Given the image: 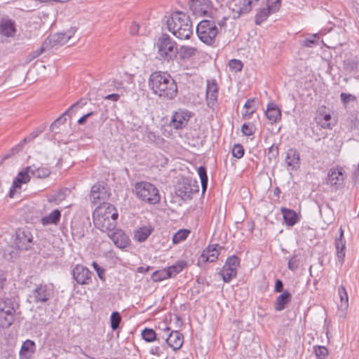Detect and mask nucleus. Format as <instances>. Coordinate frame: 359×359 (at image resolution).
Here are the masks:
<instances>
[{
  "mask_svg": "<svg viewBox=\"0 0 359 359\" xmlns=\"http://www.w3.org/2000/svg\"><path fill=\"white\" fill-rule=\"evenodd\" d=\"M149 86L153 93L165 100H173L178 90L175 79L167 72L157 71L151 73L149 78Z\"/></svg>",
  "mask_w": 359,
  "mask_h": 359,
  "instance_id": "1",
  "label": "nucleus"
},
{
  "mask_svg": "<svg viewBox=\"0 0 359 359\" xmlns=\"http://www.w3.org/2000/svg\"><path fill=\"white\" fill-rule=\"evenodd\" d=\"M166 25L168 31L179 39H189L193 34V25L190 17L182 11L172 12L168 18Z\"/></svg>",
  "mask_w": 359,
  "mask_h": 359,
  "instance_id": "2",
  "label": "nucleus"
},
{
  "mask_svg": "<svg viewBox=\"0 0 359 359\" xmlns=\"http://www.w3.org/2000/svg\"><path fill=\"white\" fill-rule=\"evenodd\" d=\"M157 49V58L163 62L173 61L178 55L176 41L168 34H162L154 43Z\"/></svg>",
  "mask_w": 359,
  "mask_h": 359,
  "instance_id": "3",
  "label": "nucleus"
},
{
  "mask_svg": "<svg viewBox=\"0 0 359 359\" xmlns=\"http://www.w3.org/2000/svg\"><path fill=\"white\" fill-rule=\"evenodd\" d=\"M201 20L196 26V34L203 43L212 46L215 43L219 29L216 25L215 18Z\"/></svg>",
  "mask_w": 359,
  "mask_h": 359,
  "instance_id": "4",
  "label": "nucleus"
},
{
  "mask_svg": "<svg viewBox=\"0 0 359 359\" xmlns=\"http://www.w3.org/2000/svg\"><path fill=\"white\" fill-rule=\"evenodd\" d=\"M135 192L138 198L149 204H156L161 199L158 189L150 182H137L135 185Z\"/></svg>",
  "mask_w": 359,
  "mask_h": 359,
  "instance_id": "5",
  "label": "nucleus"
},
{
  "mask_svg": "<svg viewBox=\"0 0 359 359\" xmlns=\"http://www.w3.org/2000/svg\"><path fill=\"white\" fill-rule=\"evenodd\" d=\"M14 302L10 298H0V327H9L15 319Z\"/></svg>",
  "mask_w": 359,
  "mask_h": 359,
  "instance_id": "6",
  "label": "nucleus"
},
{
  "mask_svg": "<svg viewBox=\"0 0 359 359\" xmlns=\"http://www.w3.org/2000/svg\"><path fill=\"white\" fill-rule=\"evenodd\" d=\"M199 186L196 180L185 177L179 181L175 188V194L182 200L187 201L192 198L193 194L198 193Z\"/></svg>",
  "mask_w": 359,
  "mask_h": 359,
  "instance_id": "7",
  "label": "nucleus"
},
{
  "mask_svg": "<svg viewBox=\"0 0 359 359\" xmlns=\"http://www.w3.org/2000/svg\"><path fill=\"white\" fill-rule=\"evenodd\" d=\"M54 286L53 284H39L32 291L29 297L36 304H47L54 296Z\"/></svg>",
  "mask_w": 359,
  "mask_h": 359,
  "instance_id": "8",
  "label": "nucleus"
},
{
  "mask_svg": "<svg viewBox=\"0 0 359 359\" xmlns=\"http://www.w3.org/2000/svg\"><path fill=\"white\" fill-rule=\"evenodd\" d=\"M33 235L27 227L18 228L15 231L14 244L20 250H28L33 245Z\"/></svg>",
  "mask_w": 359,
  "mask_h": 359,
  "instance_id": "9",
  "label": "nucleus"
},
{
  "mask_svg": "<svg viewBox=\"0 0 359 359\" xmlns=\"http://www.w3.org/2000/svg\"><path fill=\"white\" fill-rule=\"evenodd\" d=\"M110 189L104 182H97L90 189V199L93 204L102 203L110 197Z\"/></svg>",
  "mask_w": 359,
  "mask_h": 359,
  "instance_id": "10",
  "label": "nucleus"
},
{
  "mask_svg": "<svg viewBox=\"0 0 359 359\" xmlns=\"http://www.w3.org/2000/svg\"><path fill=\"white\" fill-rule=\"evenodd\" d=\"M252 0H231L228 6L232 12V18L238 19L241 15L248 13L252 10Z\"/></svg>",
  "mask_w": 359,
  "mask_h": 359,
  "instance_id": "11",
  "label": "nucleus"
},
{
  "mask_svg": "<svg viewBox=\"0 0 359 359\" xmlns=\"http://www.w3.org/2000/svg\"><path fill=\"white\" fill-rule=\"evenodd\" d=\"M189 8L193 14L199 16H212V7L210 0H191Z\"/></svg>",
  "mask_w": 359,
  "mask_h": 359,
  "instance_id": "12",
  "label": "nucleus"
},
{
  "mask_svg": "<svg viewBox=\"0 0 359 359\" xmlns=\"http://www.w3.org/2000/svg\"><path fill=\"white\" fill-rule=\"evenodd\" d=\"M118 213L115 206L111 203L103 202L95 208L93 212V217L108 218L111 217L118 219Z\"/></svg>",
  "mask_w": 359,
  "mask_h": 359,
  "instance_id": "13",
  "label": "nucleus"
},
{
  "mask_svg": "<svg viewBox=\"0 0 359 359\" xmlns=\"http://www.w3.org/2000/svg\"><path fill=\"white\" fill-rule=\"evenodd\" d=\"M72 273L74 279L79 285H88L91 282L92 272L83 265L76 264Z\"/></svg>",
  "mask_w": 359,
  "mask_h": 359,
  "instance_id": "14",
  "label": "nucleus"
},
{
  "mask_svg": "<svg viewBox=\"0 0 359 359\" xmlns=\"http://www.w3.org/2000/svg\"><path fill=\"white\" fill-rule=\"evenodd\" d=\"M191 115L187 110L179 109L172 116L170 126L176 130L182 129L186 127Z\"/></svg>",
  "mask_w": 359,
  "mask_h": 359,
  "instance_id": "15",
  "label": "nucleus"
},
{
  "mask_svg": "<svg viewBox=\"0 0 359 359\" xmlns=\"http://www.w3.org/2000/svg\"><path fill=\"white\" fill-rule=\"evenodd\" d=\"M219 94V88L215 79L208 80L206 86V101L207 105L210 108H214L217 102Z\"/></svg>",
  "mask_w": 359,
  "mask_h": 359,
  "instance_id": "16",
  "label": "nucleus"
},
{
  "mask_svg": "<svg viewBox=\"0 0 359 359\" xmlns=\"http://www.w3.org/2000/svg\"><path fill=\"white\" fill-rule=\"evenodd\" d=\"M344 174L342 168H332L328 171L326 182L331 186L339 187L343 184Z\"/></svg>",
  "mask_w": 359,
  "mask_h": 359,
  "instance_id": "17",
  "label": "nucleus"
},
{
  "mask_svg": "<svg viewBox=\"0 0 359 359\" xmlns=\"http://www.w3.org/2000/svg\"><path fill=\"white\" fill-rule=\"evenodd\" d=\"M117 219L111 217L108 218H93V223L95 226L103 232H110L115 229L116 226Z\"/></svg>",
  "mask_w": 359,
  "mask_h": 359,
  "instance_id": "18",
  "label": "nucleus"
},
{
  "mask_svg": "<svg viewBox=\"0 0 359 359\" xmlns=\"http://www.w3.org/2000/svg\"><path fill=\"white\" fill-rule=\"evenodd\" d=\"M285 162L288 169L297 170L301 163L299 152L294 148L289 149L286 152Z\"/></svg>",
  "mask_w": 359,
  "mask_h": 359,
  "instance_id": "19",
  "label": "nucleus"
},
{
  "mask_svg": "<svg viewBox=\"0 0 359 359\" xmlns=\"http://www.w3.org/2000/svg\"><path fill=\"white\" fill-rule=\"evenodd\" d=\"M109 238L112 240L114 245L119 248H126L130 244V240L128 235L121 229H116L110 235Z\"/></svg>",
  "mask_w": 359,
  "mask_h": 359,
  "instance_id": "20",
  "label": "nucleus"
},
{
  "mask_svg": "<svg viewBox=\"0 0 359 359\" xmlns=\"http://www.w3.org/2000/svg\"><path fill=\"white\" fill-rule=\"evenodd\" d=\"M218 245H208L202 252L198 263L213 262L216 261L219 255L217 250Z\"/></svg>",
  "mask_w": 359,
  "mask_h": 359,
  "instance_id": "21",
  "label": "nucleus"
},
{
  "mask_svg": "<svg viewBox=\"0 0 359 359\" xmlns=\"http://www.w3.org/2000/svg\"><path fill=\"white\" fill-rule=\"evenodd\" d=\"M165 341L174 351H177L182 346L184 337L179 331H172L166 338Z\"/></svg>",
  "mask_w": 359,
  "mask_h": 359,
  "instance_id": "22",
  "label": "nucleus"
},
{
  "mask_svg": "<svg viewBox=\"0 0 359 359\" xmlns=\"http://www.w3.org/2000/svg\"><path fill=\"white\" fill-rule=\"evenodd\" d=\"M265 115L271 123H277L281 119V111L273 102L268 104Z\"/></svg>",
  "mask_w": 359,
  "mask_h": 359,
  "instance_id": "23",
  "label": "nucleus"
},
{
  "mask_svg": "<svg viewBox=\"0 0 359 359\" xmlns=\"http://www.w3.org/2000/svg\"><path fill=\"white\" fill-rule=\"evenodd\" d=\"M35 343L29 339L23 342L20 351V359H29L35 352Z\"/></svg>",
  "mask_w": 359,
  "mask_h": 359,
  "instance_id": "24",
  "label": "nucleus"
},
{
  "mask_svg": "<svg viewBox=\"0 0 359 359\" xmlns=\"http://www.w3.org/2000/svg\"><path fill=\"white\" fill-rule=\"evenodd\" d=\"M280 210L287 226H293L299 221V217L294 210L286 208H282Z\"/></svg>",
  "mask_w": 359,
  "mask_h": 359,
  "instance_id": "25",
  "label": "nucleus"
},
{
  "mask_svg": "<svg viewBox=\"0 0 359 359\" xmlns=\"http://www.w3.org/2000/svg\"><path fill=\"white\" fill-rule=\"evenodd\" d=\"M15 31V22L12 20H1L0 22V34L6 36H11Z\"/></svg>",
  "mask_w": 359,
  "mask_h": 359,
  "instance_id": "26",
  "label": "nucleus"
},
{
  "mask_svg": "<svg viewBox=\"0 0 359 359\" xmlns=\"http://www.w3.org/2000/svg\"><path fill=\"white\" fill-rule=\"evenodd\" d=\"M315 119L318 125L323 128L331 129L334 126L330 122L332 119L331 115L325 111H318Z\"/></svg>",
  "mask_w": 359,
  "mask_h": 359,
  "instance_id": "27",
  "label": "nucleus"
},
{
  "mask_svg": "<svg viewBox=\"0 0 359 359\" xmlns=\"http://www.w3.org/2000/svg\"><path fill=\"white\" fill-rule=\"evenodd\" d=\"M292 300V295L287 291L285 290L281 294H280L276 301L274 309L277 311H283L287 304H288Z\"/></svg>",
  "mask_w": 359,
  "mask_h": 359,
  "instance_id": "28",
  "label": "nucleus"
},
{
  "mask_svg": "<svg viewBox=\"0 0 359 359\" xmlns=\"http://www.w3.org/2000/svg\"><path fill=\"white\" fill-rule=\"evenodd\" d=\"M61 218V212L58 209L52 211L49 215L43 217L41 222L43 226L50 224H57Z\"/></svg>",
  "mask_w": 359,
  "mask_h": 359,
  "instance_id": "29",
  "label": "nucleus"
},
{
  "mask_svg": "<svg viewBox=\"0 0 359 359\" xmlns=\"http://www.w3.org/2000/svg\"><path fill=\"white\" fill-rule=\"evenodd\" d=\"M198 53L196 48L191 46H181L178 48L180 57L183 60H187L195 56Z\"/></svg>",
  "mask_w": 359,
  "mask_h": 359,
  "instance_id": "30",
  "label": "nucleus"
},
{
  "mask_svg": "<svg viewBox=\"0 0 359 359\" xmlns=\"http://www.w3.org/2000/svg\"><path fill=\"white\" fill-rule=\"evenodd\" d=\"M27 170H29L30 174L37 178H46L50 174V170L47 167H37L35 165L27 166Z\"/></svg>",
  "mask_w": 359,
  "mask_h": 359,
  "instance_id": "31",
  "label": "nucleus"
},
{
  "mask_svg": "<svg viewBox=\"0 0 359 359\" xmlns=\"http://www.w3.org/2000/svg\"><path fill=\"white\" fill-rule=\"evenodd\" d=\"M30 173L29 170H27L26 167L24 170L20 171L17 177L13 180L14 188H21L22 184H25L30 180L29 174Z\"/></svg>",
  "mask_w": 359,
  "mask_h": 359,
  "instance_id": "32",
  "label": "nucleus"
},
{
  "mask_svg": "<svg viewBox=\"0 0 359 359\" xmlns=\"http://www.w3.org/2000/svg\"><path fill=\"white\" fill-rule=\"evenodd\" d=\"M335 248L338 261L342 264L345 257L346 241L344 239L336 238Z\"/></svg>",
  "mask_w": 359,
  "mask_h": 359,
  "instance_id": "33",
  "label": "nucleus"
},
{
  "mask_svg": "<svg viewBox=\"0 0 359 359\" xmlns=\"http://www.w3.org/2000/svg\"><path fill=\"white\" fill-rule=\"evenodd\" d=\"M48 45L54 46L57 45H64L68 42V39L65 37V34L62 32L57 33L47 39Z\"/></svg>",
  "mask_w": 359,
  "mask_h": 359,
  "instance_id": "34",
  "label": "nucleus"
},
{
  "mask_svg": "<svg viewBox=\"0 0 359 359\" xmlns=\"http://www.w3.org/2000/svg\"><path fill=\"white\" fill-rule=\"evenodd\" d=\"M152 229L148 226H143L135 232V238L139 242L145 241L149 235L151 233Z\"/></svg>",
  "mask_w": 359,
  "mask_h": 359,
  "instance_id": "35",
  "label": "nucleus"
},
{
  "mask_svg": "<svg viewBox=\"0 0 359 359\" xmlns=\"http://www.w3.org/2000/svg\"><path fill=\"white\" fill-rule=\"evenodd\" d=\"M338 294L340 297L339 308L341 310H346L348 307V296L346 288L343 285H340L338 288Z\"/></svg>",
  "mask_w": 359,
  "mask_h": 359,
  "instance_id": "36",
  "label": "nucleus"
},
{
  "mask_svg": "<svg viewBox=\"0 0 359 359\" xmlns=\"http://www.w3.org/2000/svg\"><path fill=\"white\" fill-rule=\"evenodd\" d=\"M219 275L222 276L224 282L229 283L233 278L236 276L237 269L228 268L224 266L222 269L219 272Z\"/></svg>",
  "mask_w": 359,
  "mask_h": 359,
  "instance_id": "37",
  "label": "nucleus"
},
{
  "mask_svg": "<svg viewBox=\"0 0 359 359\" xmlns=\"http://www.w3.org/2000/svg\"><path fill=\"white\" fill-rule=\"evenodd\" d=\"M68 193H70V191L68 189H60L56 193L50 195L48 201L59 204L65 199Z\"/></svg>",
  "mask_w": 359,
  "mask_h": 359,
  "instance_id": "38",
  "label": "nucleus"
},
{
  "mask_svg": "<svg viewBox=\"0 0 359 359\" xmlns=\"http://www.w3.org/2000/svg\"><path fill=\"white\" fill-rule=\"evenodd\" d=\"M187 266V262L181 260L177 262L175 264H173L171 266L168 267L167 270L170 275V278H172L180 273Z\"/></svg>",
  "mask_w": 359,
  "mask_h": 359,
  "instance_id": "39",
  "label": "nucleus"
},
{
  "mask_svg": "<svg viewBox=\"0 0 359 359\" xmlns=\"http://www.w3.org/2000/svg\"><path fill=\"white\" fill-rule=\"evenodd\" d=\"M271 14V11L267 8H260L255 16V24L257 25H262V23L267 20Z\"/></svg>",
  "mask_w": 359,
  "mask_h": 359,
  "instance_id": "40",
  "label": "nucleus"
},
{
  "mask_svg": "<svg viewBox=\"0 0 359 359\" xmlns=\"http://www.w3.org/2000/svg\"><path fill=\"white\" fill-rule=\"evenodd\" d=\"M142 339L149 343L154 342L156 340V333L152 328H144L141 333Z\"/></svg>",
  "mask_w": 359,
  "mask_h": 359,
  "instance_id": "41",
  "label": "nucleus"
},
{
  "mask_svg": "<svg viewBox=\"0 0 359 359\" xmlns=\"http://www.w3.org/2000/svg\"><path fill=\"white\" fill-rule=\"evenodd\" d=\"M151 278L154 282H160L170 278V275L169 272H168L167 269H163L154 271Z\"/></svg>",
  "mask_w": 359,
  "mask_h": 359,
  "instance_id": "42",
  "label": "nucleus"
},
{
  "mask_svg": "<svg viewBox=\"0 0 359 359\" xmlns=\"http://www.w3.org/2000/svg\"><path fill=\"white\" fill-rule=\"evenodd\" d=\"M198 174L201 179L203 192H205L207 189L208 182V177L207 175V170H206L205 167L200 166L198 168Z\"/></svg>",
  "mask_w": 359,
  "mask_h": 359,
  "instance_id": "43",
  "label": "nucleus"
},
{
  "mask_svg": "<svg viewBox=\"0 0 359 359\" xmlns=\"http://www.w3.org/2000/svg\"><path fill=\"white\" fill-rule=\"evenodd\" d=\"M45 129V126H40L37 128L36 130H34L33 132H32L28 136L25 137L20 144V146H22L25 144H27V142H30L33 140H34L36 137L39 135Z\"/></svg>",
  "mask_w": 359,
  "mask_h": 359,
  "instance_id": "44",
  "label": "nucleus"
},
{
  "mask_svg": "<svg viewBox=\"0 0 359 359\" xmlns=\"http://www.w3.org/2000/svg\"><path fill=\"white\" fill-rule=\"evenodd\" d=\"M121 322V316L118 311H114L110 316V325L112 330H116Z\"/></svg>",
  "mask_w": 359,
  "mask_h": 359,
  "instance_id": "45",
  "label": "nucleus"
},
{
  "mask_svg": "<svg viewBox=\"0 0 359 359\" xmlns=\"http://www.w3.org/2000/svg\"><path fill=\"white\" fill-rule=\"evenodd\" d=\"M189 233H190V231L187 229L179 230L172 236L173 243L177 244V243H179L181 241L185 240L188 237Z\"/></svg>",
  "mask_w": 359,
  "mask_h": 359,
  "instance_id": "46",
  "label": "nucleus"
},
{
  "mask_svg": "<svg viewBox=\"0 0 359 359\" xmlns=\"http://www.w3.org/2000/svg\"><path fill=\"white\" fill-rule=\"evenodd\" d=\"M279 155L278 146L277 144H272L267 154V158L269 162H276Z\"/></svg>",
  "mask_w": 359,
  "mask_h": 359,
  "instance_id": "47",
  "label": "nucleus"
},
{
  "mask_svg": "<svg viewBox=\"0 0 359 359\" xmlns=\"http://www.w3.org/2000/svg\"><path fill=\"white\" fill-rule=\"evenodd\" d=\"M344 68L346 71L353 73L359 70V61L347 60L344 63Z\"/></svg>",
  "mask_w": 359,
  "mask_h": 359,
  "instance_id": "48",
  "label": "nucleus"
},
{
  "mask_svg": "<svg viewBox=\"0 0 359 359\" xmlns=\"http://www.w3.org/2000/svg\"><path fill=\"white\" fill-rule=\"evenodd\" d=\"M313 348L317 359H325L328 355V349L324 346H314Z\"/></svg>",
  "mask_w": 359,
  "mask_h": 359,
  "instance_id": "49",
  "label": "nucleus"
},
{
  "mask_svg": "<svg viewBox=\"0 0 359 359\" xmlns=\"http://www.w3.org/2000/svg\"><path fill=\"white\" fill-rule=\"evenodd\" d=\"M319 37L316 34L305 39L302 41V45L305 47L312 48L318 45Z\"/></svg>",
  "mask_w": 359,
  "mask_h": 359,
  "instance_id": "50",
  "label": "nucleus"
},
{
  "mask_svg": "<svg viewBox=\"0 0 359 359\" xmlns=\"http://www.w3.org/2000/svg\"><path fill=\"white\" fill-rule=\"evenodd\" d=\"M266 7L271 13L278 12L281 6V0H266Z\"/></svg>",
  "mask_w": 359,
  "mask_h": 359,
  "instance_id": "51",
  "label": "nucleus"
},
{
  "mask_svg": "<svg viewBox=\"0 0 359 359\" xmlns=\"http://www.w3.org/2000/svg\"><path fill=\"white\" fill-rule=\"evenodd\" d=\"M67 115L70 116V114H66V111H65L61 116H60L57 119H55L51 123V125L50 126V130L52 132H54L55 128H59L60 126L64 124L67 121V118H66Z\"/></svg>",
  "mask_w": 359,
  "mask_h": 359,
  "instance_id": "52",
  "label": "nucleus"
},
{
  "mask_svg": "<svg viewBox=\"0 0 359 359\" xmlns=\"http://www.w3.org/2000/svg\"><path fill=\"white\" fill-rule=\"evenodd\" d=\"M241 259L236 255H232L227 258L225 264L224 266L228 268H232L233 269H237L238 266L240 265Z\"/></svg>",
  "mask_w": 359,
  "mask_h": 359,
  "instance_id": "53",
  "label": "nucleus"
},
{
  "mask_svg": "<svg viewBox=\"0 0 359 359\" xmlns=\"http://www.w3.org/2000/svg\"><path fill=\"white\" fill-rule=\"evenodd\" d=\"M255 102V99H249L245 102L244 104L245 113L244 115L250 116L256 111Z\"/></svg>",
  "mask_w": 359,
  "mask_h": 359,
  "instance_id": "54",
  "label": "nucleus"
},
{
  "mask_svg": "<svg viewBox=\"0 0 359 359\" xmlns=\"http://www.w3.org/2000/svg\"><path fill=\"white\" fill-rule=\"evenodd\" d=\"M300 259L298 255H293L288 262V269L292 271H295L299 266Z\"/></svg>",
  "mask_w": 359,
  "mask_h": 359,
  "instance_id": "55",
  "label": "nucleus"
},
{
  "mask_svg": "<svg viewBox=\"0 0 359 359\" xmlns=\"http://www.w3.org/2000/svg\"><path fill=\"white\" fill-rule=\"evenodd\" d=\"M244 148L241 144H236L232 148V155L236 158H241L244 155Z\"/></svg>",
  "mask_w": 359,
  "mask_h": 359,
  "instance_id": "56",
  "label": "nucleus"
},
{
  "mask_svg": "<svg viewBox=\"0 0 359 359\" xmlns=\"http://www.w3.org/2000/svg\"><path fill=\"white\" fill-rule=\"evenodd\" d=\"M164 346H153L149 348V353L151 355L160 358L164 354Z\"/></svg>",
  "mask_w": 359,
  "mask_h": 359,
  "instance_id": "57",
  "label": "nucleus"
},
{
  "mask_svg": "<svg viewBox=\"0 0 359 359\" xmlns=\"http://www.w3.org/2000/svg\"><path fill=\"white\" fill-rule=\"evenodd\" d=\"M86 104H87L86 99L81 98L79 100H78L76 102L73 104L70 107H69L67 109V110L66 111V114H71L74 111V109H78V108H81Z\"/></svg>",
  "mask_w": 359,
  "mask_h": 359,
  "instance_id": "58",
  "label": "nucleus"
},
{
  "mask_svg": "<svg viewBox=\"0 0 359 359\" xmlns=\"http://www.w3.org/2000/svg\"><path fill=\"white\" fill-rule=\"evenodd\" d=\"M229 68L235 72H240L243 68V63L241 60L233 59L229 62Z\"/></svg>",
  "mask_w": 359,
  "mask_h": 359,
  "instance_id": "59",
  "label": "nucleus"
},
{
  "mask_svg": "<svg viewBox=\"0 0 359 359\" xmlns=\"http://www.w3.org/2000/svg\"><path fill=\"white\" fill-rule=\"evenodd\" d=\"M92 266L97 272L100 279L102 281H105V269L100 266V265L95 262H93Z\"/></svg>",
  "mask_w": 359,
  "mask_h": 359,
  "instance_id": "60",
  "label": "nucleus"
},
{
  "mask_svg": "<svg viewBox=\"0 0 359 359\" xmlns=\"http://www.w3.org/2000/svg\"><path fill=\"white\" fill-rule=\"evenodd\" d=\"M48 44V41L47 39H46L44 43L42 44V46L39 49L33 51L31 53L30 55H31L32 58L34 59V58H36V57H39V55H41L45 51V49L47 47Z\"/></svg>",
  "mask_w": 359,
  "mask_h": 359,
  "instance_id": "61",
  "label": "nucleus"
},
{
  "mask_svg": "<svg viewBox=\"0 0 359 359\" xmlns=\"http://www.w3.org/2000/svg\"><path fill=\"white\" fill-rule=\"evenodd\" d=\"M241 131L245 136H250L254 134V130L252 126L249 124L244 123L241 127Z\"/></svg>",
  "mask_w": 359,
  "mask_h": 359,
  "instance_id": "62",
  "label": "nucleus"
},
{
  "mask_svg": "<svg viewBox=\"0 0 359 359\" xmlns=\"http://www.w3.org/2000/svg\"><path fill=\"white\" fill-rule=\"evenodd\" d=\"M7 283L6 274L4 271L0 270V293L4 288Z\"/></svg>",
  "mask_w": 359,
  "mask_h": 359,
  "instance_id": "63",
  "label": "nucleus"
},
{
  "mask_svg": "<svg viewBox=\"0 0 359 359\" xmlns=\"http://www.w3.org/2000/svg\"><path fill=\"white\" fill-rule=\"evenodd\" d=\"M341 100L344 104H347L351 100H353L355 99V96L351 94H346L341 93L340 95Z\"/></svg>",
  "mask_w": 359,
  "mask_h": 359,
  "instance_id": "64",
  "label": "nucleus"
}]
</instances>
